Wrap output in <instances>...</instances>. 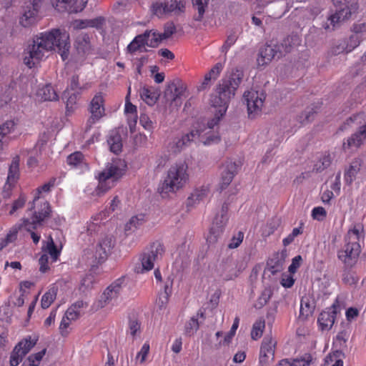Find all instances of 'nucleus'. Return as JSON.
I'll return each instance as SVG.
<instances>
[{"label": "nucleus", "instance_id": "nucleus-1", "mask_svg": "<svg viewBox=\"0 0 366 366\" xmlns=\"http://www.w3.org/2000/svg\"><path fill=\"white\" fill-rule=\"evenodd\" d=\"M69 34L64 29H51L34 36L24 50V63L29 67L48 56L49 53L57 51L66 60L69 54Z\"/></svg>", "mask_w": 366, "mask_h": 366}, {"label": "nucleus", "instance_id": "nucleus-2", "mask_svg": "<svg viewBox=\"0 0 366 366\" xmlns=\"http://www.w3.org/2000/svg\"><path fill=\"white\" fill-rule=\"evenodd\" d=\"M216 124V120L209 121L207 124L203 122H197L189 133L174 141L172 147L174 152H180L192 141H199L204 145L217 143L220 139L219 135L213 130Z\"/></svg>", "mask_w": 366, "mask_h": 366}, {"label": "nucleus", "instance_id": "nucleus-3", "mask_svg": "<svg viewBox=\"0 0 366 366\" xmlns=\"http://www.w3.org/2000/svg\"><path fill=\"white\" fill-rule=\"evenodd\" d=\"M189 178L188 165L184 161H179L172 164L167 170V175L159 186L158 192L162 197L169 194L176 193L182 189Z\"/></svg>", "mask_w": 366, "mask_h": 366}, {"label": "nucleus", "instance_id": "nucleus-4", "mask_svg": "<svg viewBox=\"0 0 366 366\" xmlns=\"http://www.w3.org/2000/svg\"><path fill=\"white\" fill-rule=\"evenodd\" d=\"M126 162L119 158L113 159L97 176L99 184L94 191V195L101 197L112 188L115 182L124 174Z\"/></svg>", "mask_w": 366, "mask_h": 366}, {"label": "nucleus", "instance_id": "nucleus-5", "mask_svg": "<svg viewBox=\"0 0 366 366\" xmlns=\"http://www.w3.org/2000/svg\"><path fill=\"white\" fill-rule=\"evenodd\" d=\"M123 280L118 279L110 284L92 305V309L97 311L104 307H108L112 310L117 306L120 302V296L122 292Z\"/></svg>", "mask_w": 366, "mask_h": 366}, {"label": "nucleus", "instance_id": "nucleus-6", "mask_svg": "<svg viewBox=\"0 0 366 366\" xmlns=\"http://www.w3.org/2000/svg\"><path fill=\"white\" fill-rule=\"evenodd\" d=\"M114 245V239L112 236L107 234L102 236L96 246L86 250L84 253L88 264L95 266L104 262L108 257Z\"/></svg>", "mask_w": 366, "mask_h": 366}, {"label": "nucleus", "instance_id": "nucleus-7", "mask_svg": "<svg viewBox=\"0 0 366 366\" xmlns=\"http://www.w3.org/2000/svg\"><path fill=\"white\" fill-rule=\"evenodd\" d=\"M53 187L51 182L44 184L39 187L35 191V194L33 200V206L31 209H34L33 215V224H41V222L49 215L50 212L49 204L42 199L40 195L43 192H48Z\"/></svg>", "mask_w": 366, "mask_h": 366}, {"label": "nucleus", "instance_id": "nucleus-8", "mask_svg": "<svg viewBox=\"0 0 366 366\" xmlns=\"http://www.w3.org/2000/svg\"><path fill=\"white\" fill-rule=\"evenodd\" d=\"M184 10V4L180 0H157L151 6L152 13L159 18L178 15Z\"/></svg>", "mask_w": 366, "mask_h": 366}, {"label": "nucleus", "instance_id": "nucleus-9", "mask_svg": "<svg viewBox=\"0 0 366 366\" xmlns=\"http://www.w3.org/2000/svg\"><path fill=\"white\" fill-rule=\"evenodd\" d=\"M229 91H226L222 86L219 85L215 92L211 95L210 104L214 113V118L210 121L216 120L217 126L219 119L225 114L229 101L234 97L233 94H228Z\"/></svg>", "mask_w": 366, "mask_h": 366}, {"label": "nucleus", "instance_id": "nucleus-10", "mask_svg": "<svg viewBox=\"0 0 366 366\" xmlns=\"http://www.w3.org/2000/svg\"><path fill=\"white\" fill-rule=\"evenodd\" d=\"M357 4L340 6L335 12L328 16L327 21L322 24V27L327 31H333L340 24L349 19L352 14L357 11Z\"/></svg>", "mask_w": 366, "mask_h": 366}, {"label": "nucleus", "instance_id": "nucleus-11", "mask_svg": "<svg viewBox=\"0 0 366 366\" xmlns=\"http://www.w3.org/2000/svg\"><path fill=\"white\" fill-rule=\"evenodd\" d=\"M212 275L219 280L229 281L237 277L240 270L232 259H225L217 262L212 270Z\"/></svg>", "mask_w": 366, "mask_h": 366}, {"label": "nucleus", "instance_id": "nucleus-12", "mask_svg": "<svg viewBox=\"0 0 366 366\" xmlns=\"http://www.w3.org/2000/svg\"><path fill=\"white\" fill-rule=\"evenodd\" d=\"M60 254V250L56 246L51 237L42 247L41 254L39 259V270L42 273L48 272L50 269L49 264L55 262Z\"/></svg>", "mask_w": 366, "mask_h": 366}, {"label": "nucleus", "instance_id": "nucleus-13", "mask_svg": "<svg viewBox=\"0 0 366 366\" xmlns=\"http://www.w3.org/2000/svg\"><path fill=\"white\" fill-rule=\"evenodd\" d=\"M244 99L249 118H254L261 113L265 100L264 93L254 90L247 91L244 94Z\"/></svg>", "mask_w": 366, "mask_h": 366}, {"label": "nucleus", "instance_id": "nucleus-14", "mask_svg": "<svg viewBox=\"0 0 366 366\" xmlns=\"http://www.w3.org/2000/svg\"><path fill=\"white\" fill-rule=\"evenodd\" d=\"M228 207L223 204L219 214H217L214 219L212 226L207 236V241L209 244L215 243L223 231L224 227L228 221Z\"/></svg>", "mask_w": 366, "mask_h": 366}, {"label": "nucleus", "instance_id": "nucleus-15", "mask_svg": "<svg viewBox=\"0 0 366 366\" xmlns=\"http://www.w3.org/2000/svg\"><path fill=\"white\" fill-rule=\"evenodd\" d=\"M344 178L346 184L349 185L355 180L358 184L365 181L366 169L362 167V161L360 159L353 160L345 170Z\"/></svg>", "mask_w": 366, "mask_h": 366}, {"label": "nucleus", "instance_id": "nucleus-16", "mask_svg": "<svg viewBox=\"0 0 366 366\" xmlns=\"http://www.w3.org/2000/svg\"><path fill=\"white\" fill-rule=\"evenodd\" d=\"M91 117L87 120V126L90 128L105 114L104 99L102 93H97L89 104Z\"/></svg>", "mask_w": 366, "mask_h": 366}, {"label": "nucleus", "instance_id": "nucleus-17", "mask_svg": "<svg viewBox=\"0 0 366 366\" xmlns=\"http://www.w3.org/2000/svg\"><path fill=\"white\" fill-rule=\"evenodd\" d=\"M238 165L231 159L226 160L220 167L219 189H225L237 173Z\"/></svg>", "mask_w": 366, "mask_h": 366}, {"label": "nucleus", "instance_id": "nucleus-18", "mask_svg": "<svg viewBox=\"0 0 366 366\" xmlns=\"http://www.w3.org/2000/svg\"><path fill=\"white\" fill-rule=\"evenodd\" d=\"M163 252V247L160 244L152 247V249L144 253L141 257V267H136L135 271L137 273H142L149 271L154 267V262L157 259L158 255H161Z\"/></svg>", "mask_w": 366, "mask_h": 366}, {"label": "nucleus", "instance_id": "nucleus-19", "mask_svg": "<svg viewBox=\"0 0 366 366\" xmlns=\"http://www.w3.org/2000/svg\"><path fill=\"white\" fill-rule=\"evenodd\" d=\"M92 39V36L84 32L76 35L74 46L79 55L87 56L94 54V47Z\"/></svg>", "mask_w": 366, "mask_h": 366}, {"label": "nucleus", "instance_id": "nucleus-20", "mask_svg": "<svg viewBox=\"0 0 366 366\" xmlns=\"http://www.w3.org/2000/svg\"><path fill=\"white\" fill-rule=\"evenodd\" d=\"M361 252V247L350 246L345 244L342 249L338 251V259L347 267H352L356 264Z\"/></svg>", "mask_w": 366, "mask_h": 366}, {"label": "nucleus", "instance_id": "nucleus-21", "mask_svg": "<svg viewBox=\"0 0 366 366\" xmlns=\"http://www.w3.org/2000/svg\"><path fill=\"white\" fill-rule=\"evenodd\" d=\"M365 229L362 223H355L348 229L345 236V244L355 247H361L360 242H364Z\"/></svg>", "mask_w": 366, "mask_h": 366}, {"label": "nucleus", "instance_id": "nucleus-22", "mask_svg": "<svg viewBox=\"0 0 366 366\" xmlns=\"http://www.w3.org/2000/svg\"><path fill=\"white\" fill-rule=\"evenodd\" d=\"M88 0H51L52 6L59 11L79 12L86 6Z\"/></svg>", "mask_w": 366, "mask_h": 366}, {"label": "nucleus", "instance_id": "nucleus-23", "mask_svg": "<svg viewBox=\"0 0 366 366\" xmlns=\"http://www.w3.org/2000/svg\"><path fill=\"white\" fill-rule=\"evenodd\" d=\"M276 341L270 337H265L262 342L259 353V364L262 366L269 363L274 357Z\"/></svg>", "mask_w": 366, "mask_h": 366}, {"label": "nucleus", "instance_id": "nucleus-24", "mask_svg": "<svg viewBox=\"0 0 366 366\" xmlns=\"http://www.w3.org/2000/svg\"><path fill=\"white\" fill-rule=\"evenodd\" d=\"M282 51L279 45H266L259 53L257 61L259 66H264L269 64L275 56H281Z\"/></svg>", "mask_w": 366, "mask_h": 366}, {"label": "nucleus", "instance_id": "nucleus-25", "mask_svg": "<svg viewBox=\"0 0 366 366\" xmlns=\"http://www.w3.org/2000/svg\"><path fill=\"white\" fill-rule=\"evenodd\" d=\"M40 224H33V217L31 221L24 219L22 224H16L14 225L8 232L5 239L2 242V247L7 246L9 244L14 242L17 239V234L21 227H24L27 231L35 229Z\"/></svg>", "mask_w": 366, "mask_h": 366}, {"label": "nucleus", "instance_id": "nucleus-26", "mask_svg": "<svg viewBox=\"0 0 366 366\" xmlns=\"http://www.w3.org/2000/svg\"><path fill=\"white\" fill-rule=\"evenodd\" d=\"M39 11L32 8L31 5L24 4L19 18L20 25L28 28L36 24L39 20Z\"/></svg>", "mask_w": 366, "mask_h": 366}, {"label": "nucleus", "instance_id": "nucleus-27", "mask_svg": "<svg viewBox=\"0 0 366 366\" xmlns=\"http://www.w3.org/2000/svg\"><path fill=\"white\" fill-rule=\"evenodd\" d=\"M210 194L209 184H204L197 187L187 199V207H194L202 202L205 201Z\"/></svg>", "mask_w": 366, "mask_h": 366}, {"label": "nucleus", "instance_id": "nucleus-28", "mask_svg": "<svg viewBox=\"0 0 366 366\" xmlns=\"http://www.w3.org/2000/svg\"><path fill=\"white\" fill-rule=\"evenodd\" d=\"M336 313L337 310L335 305L328 310L320 313L317 322L322 330H329L331 329L335 322Z\"/></svg>", "mask_w": 366, "mask_h": 366}, {"label": "nucleus", "instance_id": "nucleus-29", "mask_svg": "<svg viewBox=\"0 0 366 366\" xmlns=\"http://www.w3.org/2000/svg\"><path fill=\"white\" fill-rule=\"evenodd\" d=\"M147 222L146 214L140 213L132 216L125 224L124 231L127 235L134 233Z\"/></svg>", "mask_w": 366, "mask_h": 366}, {"label": "nucleus", "instance_id": "nucleus-30", "mask_svg": "<svg viewBox=\"0 0 366 366\" xmlns=\"http://www.w3.org/2000/svg\"><path fill=\"white\" fill-rule=\"evenodd\" d=\"M242 79V74L239 71L233 73L229 79L223 80L219 85L226 91H229V94L234 96L235 92L239 86Z\"/></svg>", "mask_w": 366, "mask_h": 366}, {"label": "nucleus", "instance_id": "nucleus-31", "mask_svg": "<svg viewBox=\"0 0 366 366\" xmlns=\"http://www.w3.org/2000/svg\"><path fill=\"white\" fill-rule=\"evenodd\" d=\"M129 95L126 97V103L124 107V113L127 118V124L131 132H134L137 122V107L129 101Z\"/></svg>", "mask_w": 366, "mask_h": 366}, {"label": "nucleus", "instance_id": "nucleus-32", "mask_svg": "<svg viewBox=\"0 0 366 366\" xmlns=\"http://www.w3.org/2000/svg\"><path fill=\"white\" fill-rule=\"evenodd\" d=\"M315 307L314 300L310 296L302 297L300 302V318L307 320L312 315Z\"/></svg>", "mask_w": 366, "mask_h": 366}, {"label": "nucleus", "instance_id": "nucleus-33", "mask_svg": "<svg viewBox=\"0 0 366 366\" xmlns=\"http://www.w3.org/2000/svg\"><path fill=\"white\" fill-rule=\"evenodd\" d=\"M66 162L72 168L79 169L81 172L89 169L87 164L84 162L83 154L79 152H74L68 156Z\"/></svg>", "mask_w": 366, "mask_h": 366}, {"label": "nucleus", "instance_id": "nucleus-34", "mask_svg": "<svg viewBox=\"0 0 366 366\" xmlns=\"http://www.w3.org/2000/svg\"><path fill=\"white\" fill-rule=\"evenodd\" d=\"M223 69L221 63L216 64L211 70L205 74L203 81L199 86V89H204L211 84L212 80H215L219 75Z\"/></svg>", "mask_w": 366, "mask_h": 366}, {"label": "nucleus", "instance_id": "nucleus-35", "mask_svg": "<svg viewBox=\"0 0 366 366\" xmlns=\"http://www.w3.org/2000/svg\"><path fill=\"white\" fill-rule=\"evenodd\" d=\"M88 304L82 300H78L71 305L66 312L69 319L76 320L82 314V311Z\"/></svg>", "mask_w": 366, "mask_h": 366}, {"label": "nucleus", "instance_id": "nucleus-36", "mask_svg": "<svg viewBox=\"0 0 366 366\" xmlns=\"http://www.w3.org/2000/svg\"><path fill=\"white\" fill-rule=\"evenodd\" d=\"M19 159L16 157L13 159L11 164L9 167L8 177H7V186L9 188L13 187L19 178Z\"/></svg>", "mask_w": 366, "mask_h": 366}, {"label": "nucleus", "instance_id": "nucleus-37", "mask_svg": "<svg viewBox=\"0 0 366 366\" xmlns=\"http://www.w3.org/2000/svg\"><path fill=\"white\" fill-rule=\"evenodd\" d=\"M37 96L43 101H56L58 99V94L50 84L39 88Z\"/></svg>", "mask_w": 366, "mask_h": 366}, {"label": "nucleus", "instance_id": "nucleus-38", "mask_svg": "<svg viewBox=\"0 0 366 366\" xmlns=\"http://www.w3.org/2000/svg\"><path fill=\"white\" fill-rule=\"evenodd\" d=\"M104 21V19L102 17L96 18L89 20H76L73 23L74 29H82L87 27H95L98 28L101 26Z\"/></svg>", "mask_w": 366, "mask_h": 366}, {"label": "nucleus", "instance_id": "nucleus-39", "mask_svg": "<svg viewBox=\"0 0 366 366\" xmlns=\"http://www.w3.org/2000/svg\"><path fill=\"white\" fill-rule=\"evenodd\" d=\"M142 34L145 35L146 44L149 47H156L163 41L160 33L154 29L147 30Z\"/></svg>", "mask_w": 366, "mask_h": 366}, {"label": "nucleus", "instance_id": "nucleus-40", "mask_svg": "<svg viewBox=\"0 0 366 366\" xmlns=\"http://www.w3.org/2000/svg\"><path fill=\"white\" fill-rule=\"evenodd\" d=\"M146 41L145 35L139 34L137 35L128 45L127 50L130 53H134L136 51H145Z\"/></svg>", "mask_w": 366, "mask_h": 366}, {"label": "nucleus", "instance_id": "nucleus-41", "mask_svg": "<svg viewBox=\"0 0 366 366\" xmlns=\"http://www.w3.org/2000/svg\"><path fill=\"white\" fill-rule=\"evenodd\" d=\"M139 95L141 99L150 106L154 104L157 99V93L153 89L146 86L140 89Z\"/></svg>", "mask_w": 366, "mask_h": 366}, {"label": "nucleus", "instance_id": "nucleus-42", "mask_svg": "<svg viewBox=\"0 0 366 366\" xmlns=\"http://www.w3.org/2000/svg\"><path fill=\"white\" fill-rule=\"evenodd\" d=\"M37 341V336H29L19 342L16 346L19 347L24 355H26L35 346Z\"/></svg>", "mask_w": 366, "mask_h": 366}, {"label": "nucleus", "instance_id": "nucleus-43", "mask_svg": "<svg viewBox=\"0 0 366 366\" xmlns=\"http://www.w3.org/2000/svg\"><path fill=\"white\" fill-rule=\"evenodd\" d=\"M92 87V83L86 82L82 85H79V76L74 75L71 76L70 84L69 85V89L76 92L78 94H81L82 92L87 90Z\"/></svg>", "mask_w": 366, "mask_h": 366}, {"label": "nucleus", "instance_id": "nucleus-44", "mask_svg": "<svg viewBox=\"0 0 366 366\" xmlns=\"http://www.w3.org/2000/svg\"><path fill=\"white\" fill-rule=\"evenodd\" d=\"M265 327V322L263 318L258 319L254 324L251 331V337L252 340H257L262 335Z\"/></svg>", "mask_w": 366, "mask_h": 366}, {"label": "nucleus", "instance_id": "nucleus-45", "mask_svg": "<svg viewBox=\"0 0 366 366\" xmlns=\"http://www.w3.org/2000/svg\"><path fill=\"white\" fill-rule=\"evenodd\" d=\"M108 144L110 147L111 152L115 154L121 152L122 143L121 137L119 134L116 133L114 135H111L108 139Z\"/></svg>", "mask_w": 366, "mask_h": 366}, {"label": "nucleus", "instance_id": "nucleus-46", "mask_svg": "<svg viewBox=\"0 0 366 366\" xmlns=\"http://www.w3.org/2000/svg\"><path fill=\"white\" fill-rule=\"evenodd\" d=\"M209 0H192L194 7L198 11V14L194 16L196 21H201L205 12Z\"/></svg>", "mask_w": 366, "mask_h": 366}, {"label": "nucleus", "instance_id": "nucleus-47", "mask_svg": "<svg viewBox=\"0 0 366 366\" xmlns=\"http://www.w3.org/2000/svg\"><path fill=\"white\" fill-rule=\"evenodd\" d=\"M56 296L55 288L49 290L43 296L41 301V305L43 309L48 308L54 302Z\"/></svg>", "mask_w": 366, "mask_h": 366}, {"label": "nucleus", "instance_id": "nucleus-48", "mask_svg": "<svg viewBox=\"0 0 366 366\" xmlns=\"http://www.w3.org/2000/svg\"><path fill=\"white\" fill-rule=\"evenodd\" d=\"M78 93L74 92L73 94H70V92L69 89H66L63 94V98L66 99V107L67 110H72L77 102Z\"/></svg>", "mask_w": 366, "mask_h": 366}, {"label": "nucleus", "instance_id": "nucleus-49", "mask_svg": "<svg viewBox=\"0 0 366 366\" xmlns=\"http://www.w3.org/2000/svg\"><path fill=\"white\" fill-rule=\"evenodd\" d=\"M16 124L14 121H6L0 125V139L3 140L9 134L14 132Z\"/></svg>", "mask_w": 366, "mask_h": 366}, {"label": "nucleus", "instance_id": "nucleus-50", "mask_svg": "<svg viewBox=\"0 0 366 366\" xmlns=\"http://www.w3.org/2000/svg\"><path fill=\"white\" fill-rule=\"evenodd\" d=\"M26 356L22 351L18 347L15 346L13 350L11 355H10V365L11 366H18L19 363L23 360L24 357Z\"/></svg>", "mask_w": 366, "mask_h": 366}, {"label": "nucleus", "instance_id": "nucleus-51", "mask_svg": "<svg viewBox=\"0 0 366 366\" xmlns=\"http://www.w3.org/2000/svg\"><path fill=\"white\" fill-rule=\"evenodd\" d=\"M199 322L195 317H192L186 324L184 327V332L187 335H193L199 329Z\"/></svg>", "mask_w": 366, "mask_h": 366}, {"label": "nucleus", "instance_id": "nucleus-52", "mask_svg": "<svg viewBox=\"0 0 366 366\" xmlns=\"http://www.w3.org/2000/svg\"><path fill=\"white\" fill-rule=\"evenodd\" d=\"M332 52L334 54H347L351 52L348 48V44H347L345 39H341L337 42L335 45L332 48Z\"/></svg>", "mask_w": 366, "mask_h": 366}, {"label": "nucleus", "instance_id": "nucleus-53", "mask_svg": "<svg viewBox=\"0 0 366 366\" xmlns=\"http://www.w3.org/2000/svg\"><path fill=\"white\" fill-rule=\"evenodd\" d=\"M332 52L334 54H347L351 52L348 48V44H347L345 39H341L337 42L335 45L332 48Z\"/></svg>", "mask_w": 366, "mask_h": 366}, {"label": "nucleus", "instance_id": "nucleus-54", "mask_svg": "<svg viewBox=\"0 0 366 366\" xmlns=\"http://www.w3.org/2000/svg\"><path fill=\"white\" fill-rule=\"evenodd\" d=\"M351 31L364 41L366 39V23L354 24L351 27Z\"/></svg>", "mask_w": 366, "mask_h": 366}, {"label": "nucleus", "instance_id": "nucleus-55", "mask_svg": "<svg viewBox=\"0 0 366 366\" xmlns=\"http://www.w3.org/2000/svg\"><path fill=\"white\" fill-rule=\"evenodd\" d=\"M26 202V196L24 194H21L19 198L13 202L11 209L9 212V214L11 216L14 215L17 210L24 207Z\"/></svg>", "mask_w": 366, "mask_h": 366}, {"label": "nucleus", "instance_id": "nucleus-56", "mask_svg": "<svg viewBox=\"0 0 366 366\" xmlns=\"http://www.w3.org/2000/svg\"><path fill=\"white\" fill-rule=\"evenodd\" d=\"M46 349H43L42 350L36 352L35 354H32L28 357V362L29 366H38L42 360L43 357L46 354Z\"/></svg>", "mask_w": 366, "mask_h": 366}, {"label": "nucleus", "instance_id": "nucleus-57", "mask_svg": "<svg viewBox=\"0 0 366 366\" xmlns=\"http://www.w3.org/2000/svg\"><path fill=\"white\" fill-rule=\"evenodd\" d=\"M347 44H348V48L350 51H352L355 48H357L360 43L363 41L360 37L357 36V34H354L352 32V34L348 37L345 38Z\"/></svg>", "mask_w": 366, "mask_h": 366}, {"label": "nucleus", "instance_id": "nucleus-58", "mask_svg": "<svg viewBox=\"0 0 366 366\" xmlns=\"http://www.w3.org/2000/svg\"><path fill=\"white\" fill-rule=\"evenodd\" d=\"M320 162H322V165H319L318 164H315L313 169L316 172H321L324 170L325 168L328 167L331 164V157L329 154H325L322 156L320 159Z\"/></svg>", "mask_w": 366, "mask_h": 366}, {"label": "nucleus", "instance_id": "nucleus-59", "mask_svg": "<svg viewBox=\"0 0 366 366\" xmlns=\"http://www.w3.org/2000/svg\"><path fill=\"white\" fill-rule=\"evenodd\" d=\"M149 343L145 342L142 345L139 352H137V354L136 355V358H135L136 361L141 364L144 362V361L146 360L147 357L149 354Z\"/></svg>", "mask_w": 366, "mask_h": 366}, {"label": "nucleus", "instance_id": "nucleus-60", "mask_svg": "<svg viewBox=\"0 0 366 366\" xmlns=\"http://www.w3.org/2000/svg\"><path fill=\"white\" fill-rule=\"evenodd\" d=\"M239 317H235L233 325L230 329V331L224 337V342H223L224 344H229L231 342L232 339L234 336L236 331L239 327Z\"/></svg>", "mask_w": 366, "mask_h": 366}, {"label": "nucleus", "instance_id": "nucleus-61", "mask_svg": "<svg viewBox=\"0 0 366 366\" xmlns=\"http://www.w3.org/2000/svg\"><path fill=\"white\" fill-rule=\"evenodd\" d=\"M312 357L310 354H305L300 358L292 359L293 366H309L312 362Z\"/></svg>", "mask_w": 366, "mask_h": 366}, {"label": "nucleus", "instance_id": "nucleus-62", "mask_svg": "<svg viewBox=\"0 0 366 366\" xmlns=\"http://www.w3.org/2000/svg\"><path fill=\"white\" fill-rule=\"evenodd\" d=\"M237 39V36L234 33L227 36L226 41L222 46V52L227 53L232 46L234 44Z\"/></svg>", "mask_w": 366, "mask_h": 366}, {"label": "nucleus", "instance_id": "nucleus-63", "mask_svg": "<svg viewBox=\"0 0 366 366\" xmlns=\"http://www.w3.org/2000/svg\"><path fill=\"white\" fill-rule=\"evenodd\" d=\"M176 31V28L173 23H167L164 28V32L160 33L163 40L167 39Z\"/></svg>", "mask_w": 366, "mask_h": 366}, {"label": "nucleus", "instance_id": "nucleus-64", "mask_svg": "<svg viewBox=\"0 0 366 366\" xmlns=\"http://www.w3.org/2000/svg\"><path fill=\"white\" fill-rule=\"evenodd\" d=\"M327 215L326 210L322 207H317L312 210V217L318 221L323 220Z\"/></svg>", "mask_w": 366, "mask_h": 366}]
</instances>
